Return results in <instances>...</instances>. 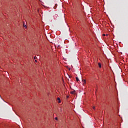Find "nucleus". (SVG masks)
I'll return each mask as SVG.
<instances>
[{"label": "nucleus", "instance_id": "nucleus-8", "mask_svg": "<svg viewBox=\"0 0 128 128\" xmlns=\"http://www.w3.org/2000/svg\"><path fill=\"white\" fill-rule=\"evenodd\" d=\"M55 120H58V118H56Z\"/></svg>", "mask_w": 128, "mask_h": 128}, {"label": "nucleus", "instance_id": "nucleus-5", "mask_svg": "<svg viewBox=\"0 0 128 128\" xmlns=\"http://www.w3.org/2000/svg\"><path fill=\"white\" fill-rule=\"evenodd\" d=\"M24 28H26V26L24 25Z\"/></svg>", "mask_w": 128, "mask_h": 128}, {"label": "nucleus", "instance_id": "nucleus-2", "mask_svg": "<svg viewBox=\"0 0 128 128\" xmlns=\"http://www.w3.org/2000/svg\"><path fill=\"white\" fill-rule=\"evenodd\" d=\"M58 18V14H56L54 16V18Z\"/></svg>", "mask_w": 128, "mask_h": 128}, {"label": "nucleus", "instance_id": "nucleus-6", "mask_svg": "<svg viewBox=\"0 0 128 128\" xmlns=\"http://www.w3.org/2000/svg\"><path fill=\"white\" fill-rule=\"evenodd\" d=\"M76 82H78V80H78V77L76 78Z\"/></svg>", "mask_w": 128, "mask_h": 128}, {"label": "nucleus", "instance_id": "nucleus-7", "mask_svg": "<svg viewBox=\"0 0 128 128\" xmlns=\"http://www.w3.org/2000/svg\"><path fill=\"white\" fill-rule=\"evenodd\" d=\"M84 84H86V80H84Z\"/></svg>", "mask_w": 128, "mask_h": 128}, {"label": "nucleus", "instance_id": "nucleus-1", "mask_svg": "<svg viewBox=\"0 0 128 128\" xmlns=\"http://www.w3.org/2000/svg\"><path fill=\"white\" fill-rule=\"evenodd\" d=\"M98 66L100 68H102V64L100 63H98Z\"/></svg>", "mask_w": 128, "mask_h": 128}, {"label": "nucleus", "instance_id": "nucleus-9", "mask_svg": "<svg viewBox=\"0 0 128 128\" xmlns=\"http://www.w3.org/2000/svg\"><path fill=\"white\" fill-rule=\"evenodd\" d=\"M93 108H94V110L96 108V107L95 106H93Z\"/></svg>", "mask_w": 128, "mask_h": 128}, {"label": "nucleus", "instance_id": "nucleus-10", "mask_svg": "<svg viewBox=\"0 0 128 128\" xmlns=\"http://www.w3.org/2000/svg\"><path fill=\"white\" fill-rule=\"evenodd\" d=\"M103 36H105L106 34H103Z\"/></svg>", "mask_w": 128, "mask_h": 128}, {"label": "nucleus", "instance_id": "nucleus-4", "mask_svg": "<svg viewBox=\"0 0 128 128\" xmlns=\"http://www.w3.org/2000/svg\"><path fill=\"white\" fill-rule=\"evenodd\" d=\"M74 92H76V91H72L71 92L70 94H74Z\"/></svg>", "mask_w": 128, "mask_h": 128}, {"label": "nucleus", "instance_id": "nucleus-11", "mask_svg": "<svg viewBox=\"0 0 128 128\" xmlns=\"http://www.w3.org/2000/svg\"><path fill=\"white\" fill-rule=\"evenodd\" d=\"M34 60H36V56H34Z\"/></svg>", "mask_w": 128, "mask_h": 128}, {"label": "nucleus", "instance_id": "nucleus-3", "mask_svg": "<svg viewBox=\"0 0 128 128\" xmlns=\"http://www.w3.org/2000/svg\"><path fill=\"white\" fill-rule=\"evenodd\" d=\"M57 100H59L58 101L59 104L60 103V98H58Z\"/></svg>", "mask_w": 128, "mask_h": 128}, {"label": "nucleus", "instance_id": "nucleus-12", "mask_svg": "<svg viewBox=\"0 0 128 128\" xmlns=\"http://www.w3.org/2000/svg\"><path fill=\"white\" fill-rule=\"evenodd\" d=\"M35 62H36V60H35Z\"/></svg>", "mask_w": 128, "mask_h": 128}]
</instances>
